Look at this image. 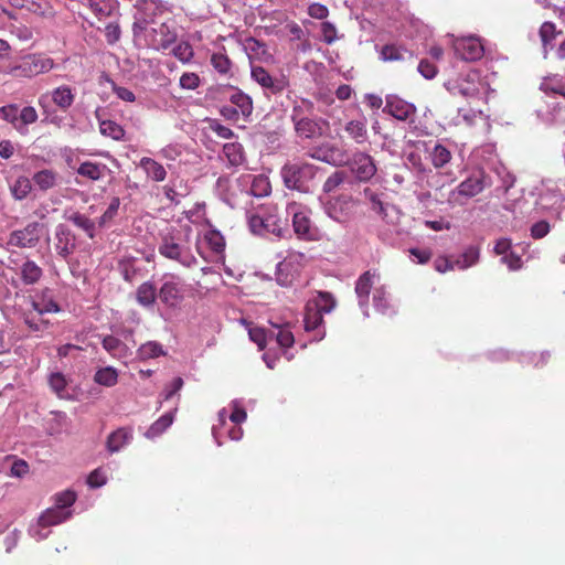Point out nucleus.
<instances>
[{
	"label": "nucleus",
	"mask_w": 565,
	"mask_h": 565,
	"mask_svg": "<svg viewBox=\"0 0 565 565\" xmlns=\"http://www.w3.org/2000/svg\"><path fill=\"white\" fill-rule=\"evenodd\" d=\"M276 341L282 348H290L294 344V335L287 328H278Z\"/></svg>",
	"instance_id": "0e129e2a"
},
{
	"label": "nucleus",
	"mask_w": 565,
	"mask_h": 565,
	"mask_svg": "<svg viewBox=\"0 0 565 565\" xmlns=\"http://www.w3.org/2000/svg\"><path fill=\"white\" fill-rule=\"evenodd\" d=\"M245 50L250 61L256 58L260 62H268L271 58L266 43L256 38H247L245 40Z\"/></svg>",
	"instance_id": "5701e85b"
},
{
	"label": "nucleus",
	"mask_w": 565,
	"mask_h": 565,
	"mask_svg": "<svg viewBox=\"0 0 565 565\" xmlns=\"http://www.w3.org/2000/svg\"><path fill=\"white\" fill-rule=\"evenodd\" d=\"M200 77L195 72H184L180 77L182 89H195L200 86Z\"/></svg>",
	"instance_id": "5fc2aeb1"
},
{
	"label": "nucleus",
	"mask_w": 565,
	"mask_h": 565,
	"mask_svg": "<svg viewBox=\"0 0 565 565\" xmlns=\"http://www.w3.org/2000/svg\"><path fill=\"white\" fill-rule=\"evenodd\" d=\"M312 109L313 104L309 99H302L300 104L292 106L290 119L296 137L301 140H317L324 134L323 126L327 125L326 120L306 116V113H311Z\"/></svg>",
	"instance_id": "f257e3e1"
},
{
	"label": "nucleus",
	"mask_w": 565,
	"mask_h": 565,
	"mask_svg": "<svg viewBox=\"0 0 565 565\" xmlns=\"http://www.w3.org/2000/svg\"><path fill=\"white\" fill-rule=\"evenodd\" d=\"M550 230V225L547 222L541 221L532 226V238L541 239L543 238Z\"/></svg>",
	"instance_id": "774afa93"
},
{
	"label": "nucleus",
	"mask_w": 565,
	"mask_h": 565,
	"mask_svg": "<svg viewBox=\"0 0 565 565\" xmlns=\"http://www.w3.org/2000/svg\"><path fill=\"white\" fill-rule=\"evenodd\" d=\"M72 515L71 510H60L55 507L47 509L38 519V524L42 526H52L66 521Z\"/></svg>",
	"instance_id": "cd10ccee"
},
{
	"label": "nucleus",
	"mask_w": 565,
	"mask_h": 565,
	"mask_svg": "<svg viewBox=\"0 0 565 565\" xmlns=\"http://www.w3.org/2000/svg\"><path fill=\"white\" fill-rule=\"evenodd\" d=\"M103 348L113 359H118L119 361H122V359H127L130 355V349L128 345L114 335H106L103 339Z\"/></svg>",
	"instance_id": "6ab92c4d"
},
{
	"label": "nucleus",
	"mask_w": 565,
	"mask_h": 565,
	"mask_svg": "<svg viewBox=\"0 0 565 565\" xmlns=\"http://www.w3.org/2000/svg\"><path fill=\"white\" fill-rule=\"evenodd\" d=\"M211 64L220 74H228L232 70L233 63L230 56L225 53H214L211 56Z\"/></svg>",
	"instance_id": "79ce46f5"
},
{
	"label": "nucleus",
	"mask_w": 565,
	"mask_h": 565,
	"mask_svg": "<svg viewBox=\"0 0 565 565\" xmlns=\"http://www.w3.org/2000/svg\"><path fill=\"white\" fill-rule=\"evenodd\" d=\"M74 96L70 87L55 88L53 92V102L61 108H67L73 104Z\"/></svg>",
	"instance_id": "37998d69"
},
{
	"label": "nucleus",
	"mask_w": 565,
	"mask_h": 565,
	"mask_svg": "<svg viewBox=\"0 0 565 565\" xmlns=\"http://www.w3.org/2000/svg\"><path fill=\"white\" fill-rule=\"evenodd\" d=\"M183 386V380L181 376L174 377L173 381L170 382L168 387L164 391V399L168 401L169 398L173 397L175 394L180 392V390Z\"/></svg>",
	"instance_id": "338daca9"
},
{
	"label": "nucleus",
	"mask_w": 565,
	"mask_h": 565,
	"mask_svg": "<svg viewBox=\"0 0 565 565\" xmlns=\"http://www.w3.org/2000/svg\"><path fill=\"white\" fill-rule=\"evenodd\" d=\"M308 157L337 167L348 163L345 151L329 142L310 149Z\"/></svg>",
	"instance_id": "9b49d317"
},
{
	"label": "nucleus",
	"mask_w": 565,
	"mask_h": 565,
	"mask_svg": "<svg viewBox=\"0 0 565 565\" xmlns=\"http://www.w3.org/2000/svg\"><path fill=\"white\" fill-rule=\"evenodd\" d=\"M49 384L52 391L61 396L62 392L66 388L67 382L64 374L53 373L49 377Z\"/></svg>",
	"instance_id": "6e6d98bb"
},
{
	"label": "nucleus",
	"mask_w": 565,
	"mask_h": 565,
	"mask_svg": "<svg viewBox=\"0 0 565 565\" xmlns=\"http://www.w3.org/2000/svg\"><path fill=\"white\" fill-rule=\"evenodd\" d=\"M347 178L348 173L342 170H338L333 173H330L322 185L323 193L330 194L337 191L339 188L343 185Z\"/></svg>",
	"instance_id": "4c0bfd02"
},
{
	"label": "nucleus",
	"mask_w": 565,
	"mask_h": 565,
	"mask_svg": "<svg viewBox=\"0 0 565 565\" xmlns=\"http://www.w3.org/2000/svg\"><path fill=\"white\" fill-rule=\"evenodd\" d=\"M478 259H480V248L471 245L455 260V264L458 269H467L475 265Z\"/></svg>",
	"instance_id": "f704fd0d"
},
{
	"label": "nucleus",
	"mask_w": 565,
	"mask_h": 565,
	"mask_svg": "<svg viewBox=\"0 0 565 565\" xmlns=\"http://www.w3.org/2000/svg\"><path fill=\"white\" fill-rule=\"evenodd\" d=\"M417 71L424 78L427 79H433L437 74L436 65L428 60H420L417 66Z\"/></svg>",
	"instance_id": "052dcab7"
},
{
	"label": "nucleus",
	"mask_w": 565,
	"mask_h": 565,
	"mask_svg": "<svg viewBox=\"0 0 565 565\" xmlns=\"http://www.w3.org/2000/svg\"><path fill=\"white\" fill-rule=\"evenodd\" d=\"M32 191V183L31 180L26 177L20 175L13 186H12V193L13 195L21 200L25 195H28Z\"/></svg>",
	"instance_id": "de8ad7c7"
},
{
	"label": "nucleus",
	"mask_w": 565,
	"mask_h": 565,
	"mask_svg": "<svg viewBox=\"0 0 565 565\" xmlns=\"http://www.w3.org/2000/svg\"><path fill=\"white\" fill-rule=\"evenodd\" d=\"M223 156L227 158L228 162L233 167H238L246 161V157L243 152V147L238 142L224 143L222 149Z\"/></svg>",
	"instance_id": "7c9ffc66"
},
{
	"label": "nucleus",
	"mask_w": 565,
	"mask_h": 565,
	"mask_svg": "<svg viewBox=\"0 0 565 565\" xmlns=\"http://www.w3.org/2000/svg\"><path fill=\"white\" fill-rule=\"evenodd\" d=\"M307 305L313 310H319L322 313H329L337 307V300L329 291H318L316 296L310 299Z\"/></svg>",
	"instance_id": "bb28decb"
},
{
	"label": "nucleus",
	"mask_w": 565,
	"mask_h": 565,
	"mask_svg": "<svg viewBox=\"0 0 565 565\" xmlns=\"http://www.w3.org/2000/svg\"><path fill=\"white\" fill-rule=\"evenodd\" d=\"M248 224L250 231L257 235L273 234L282 236L284 222L277 217L276 205L266 204L255 207L248 212Z\"/></svg>",
	"instance_id": "f03ea898"
},
{
	"label": "nucleus",
	"mask_w": 565,
	"mask_h": 565,
	"mask_svg": "<svg viewBox=\"0 0 565 565\" xmlns=\"http://www.w3.org/2000/svg\"><path fill=\"white\" fill-rule=\"evenodd\" d=\"M107 170V166L104 163L85 161L78 166L76 173L88 180L97 181L105 177Z\"/></svg>",
	"instance_id": "393cba45"
},
{
	"label": "nucleus",
	"mask_w": 565,
	"mask_h": 565,
	"mask_svg": "<svg viewBox=\"0 0 565 565\" xmlns=\"http://www.w3.org/2000/svg\"><path fill=\"white\" fill-rule=\"evenodd\" d=\"M157 297H159V291L157 287L151 281L142 282L137 292H135V298H137L138 303L143 308H150L156 303Z\"/></svg>",
	"instance_id": "412c9836"
},
{
	"label": "nucleus",
	"mask_w": 565,
	"mask_h": 565,
	"mask_svg": "<svg viewBox=\"0 0 565 565\" xmlns=\"http://www.w3.org/2000/svg\"><path fill=\"white\" fill-rule=\"evenodd\" d=\"M363 193H364L365 199L371 202L372 210L376 214H379L381 217H385L386 216V207H385L384 203L382 202L380 195L375 191L367 189V188L363 190Z\"/></svg>",
	"instance_id": "49530a36"
},
{
	"label": "nucleus",
	"mask_w": 565,
	"mask_h": 565,
	"mask_svg": "<svg viewBox=\"0 0 565 565\" xmlns=\"http://www.w3.org/2000/svg\"><path fill=\"white\" fill-rule=\"evenodd\" d=\"M380 60L383 62H413L414 53L403 45L391 43L381 47Z\"/></svg>",
	"instance_id": "2eb2a0df"
},
{
	"label": "nucleus",
	"mask_w": 565,
	"mask_h": 565,
	"mask_svg": "<svg viewBox=\"0 0 565 565\" xmlns=\"http://www.w3.org/2000/svg\"><path fill=\"white\" fill-rule=\"evenodd\" d=\"M75 500L76 493L72 490H66L55 494L54 507L60 510L70 511L68 509L74 504Z\"/></svg>",
	"instance_id": "a18cd8bd"
},
{
	"label": "nucleus",
	"mask_w": 565,
	"mask_h": 565,
	"mask_svg": "<svg viewBox=\"0 0 565 565\" xmlns=\"http://www.w3.org/2000/svg\"><path fill=\"white\" fill-rule=\"evenodd\" d=\"M323 315L319 309H313L306 305L305 329L307 331H316L323 324Z\"/></svg>",
	"instance_id": "ea45409f"
},
{
	"label": "nucleus",
	"mask_w": 565,
	"mask_h": 565,
	"mask_svg": "<svg viewBox=\"0 0 565 565\" xmlns=\"http://www.w3.org/2000/svg\"><path fill=\"white\" fill-rule=\"evenodd\" d=\"M132 439V429L130 427H119L111 431L107 437L106 447L111 454L120 451Z\"/></svg>",
	"instance_id": "f3484780"
},
{
	"label": "nucleus",
	"mask_w": 565,
	"mask_h": 565,
	"mask_svg": "<svg viewBox=\"0 0 565 565\" xmlns=\"http://www.w3.org/2000/svg\"><path fill=\"white\" fill-rule=\"evenodd\" d=\"M481 79L477 71H465L457 76L449 78L445 87L454 96L459 95L467 98L477 96L480 93Z\"/></svg>",
	"instance_id": "423d86ee"
},
{
	"label": "nucleus",
	"mask_w": 565,
	"mask_h": 565,
	"mask_svg": "<svg viewBox=\"0 0 565 565\" xmlns=\"http://www.w3.org/2000/svg\"><path fill=\"white\" fill-rule=\"evenodd\" d=\"M250 77L271 95L281 94L289 86V81L286 75L274 76L267 68L255 65L253 62H250Z\"/></svg>",
	"instance_id": "1a4fd4ad"
},
{
	"label": "nucleus",
	"mask_w": 565,
	"mask_h": 565,
	"mask_svg": "<svg viewBox=\"0 0 565 565\" xmlns=\"http://www.w3.org/2000/svg\"><path fill=\"white\" fill-rule=\"evenodd\" d=\"M9 243L18 247H32L35 243V223H30L22 230L14 231Z\"/></svg>",
	"instance_id": "aec40b11"
},
{
	"label": "nucleus",
	"mask_w": 565,
	"mask_h": 565,
	"mask_svg": "<svg viewBox=\"0 0 565 565\" xmlns=\"http://www.w3.org/2000/svg\"><path fill=\"white\" fill-rule=\"evenodd\" d=\"M2 469H9V476L12 478H22L30 472V465L24 459L15 456H7L2 460Z\"/></svg>",
	"instance_id": "c85d7f7f"
},
{
	"label": "nucleus",
	"mask_w": 565,
	"mask_h": 565,
	"mask_svg": "<svg viewBox=\"0 0 565 565\" xmlns=\"http://www.w3.org/2000/svg\"><path fill=\"white\" fill-rule=\"evenodd\" d=\"M231 103L234 107H236L239 113H241V116L243 118H247L252 115L253 113V100L250 98L249 95L241 92V90H236L232 96H231Z\"/></svg>",
	"instance_id": "2f4dec72"
},
{
	"label": "nucleus",
	"mask_w": 565,
	"mask_h": 565,
	"mask_svg": "<svg viewBox=\"0 0 565 565\" xmlns=\"http://www.w3.org/2000/svg\"><path fill=\"white\" fill-rule=\"evenodd\" d=\"M174 422V413L168 412L163 414L156 423L148 427L145 436L148 439H154L166 431Z\"/></svg>",
	"instance_id": "c756f323"
},
{
	"label": "nucleus",
	"mask_w": 565,
	"mask_h": 565,
	"mask_svg": "<svg viewBox=\"0 0 565 565\" xmlns=\"http://www.w3.org/2000/svg\"><path fill=\"white\" fill-rule=\"evenodd\" d=\"M117 371L113 366H106L96 371L94 381L103 386L113 387L117 383Z\"/></svg>",
	"instance_id": "58836bf2"
},
{
	"label": "nucleus",
	"mask_w": 565,
	"mask_h": 565,
	"mask_svg": "<svg viewBox=\"0 0 565 565\" xmlns=\"http://www.w3.org/2000/svg\"><path fill=\"white\" fill-rule=\"evenodd\" d=\"M349 167L360 182L369 181L377 171L373 157L364 152H356L351 158Z\"/></svg>",
	"instance_id": "ddd939ff"
},
{
	"label": "nucleus",
	"mask_w": 565,
	"mask_h": 565,
	"mask_svg": "<svg viewBox=\"0 0 565 565\" xmlns=\"http://www.w3.org/2000/svg\"><path fill=\"white\" fill-rule=\"evenodd\" d=\"M383 113L390 114L399 121L409 119L416 113V107L396 95L386 96Z\"/></svg>",
	"instance_id": "4468645a"
},
{
	"label": "nucleus",
	"mask_w": 565,
	"mask_h": 565,
	"mask_svg": "<svg viewBox=\"0 0 565 565\" xmlns=\"http://www.w3.org/2000/svg\"><path fill=\"white\" fill-rule=\"evenodd\" d=\"M19 309L22 311V319L25 326L33 329L35 327V316L33 315L35 308V300L32 296L25 298L24 296L21 298V303L17 305Z\"/></svg>",
	"instance_id": "72a5a7b5"
},
{
	"label": "nucleus",
	"mask_w": 565,
	"mask_h": 565,
	"mask_svg": "<svg viewBox=\"0 0 565 565\" xmlns=\"http://www.w3.org/2000/svg\"><path fill=\"white\" fill-rule=\"evenodd\" d=\"M434 168L441 169L451 160V152L441 143H436L430 153Z\"/></svg>",
	"instance_id": "e433bc0d"
},
{
	"label": "nucleus",
	"mask_w": 565,
	"mask_h": 565,
	"mask_svg": "<svg viewBox=\"0 0 565 565\" xmlns=\"http://www.w3.org/2000/svg\"><path fill=\"white\" fill-rule=\"evenodd\" d=\"M557 35L556 25L554 22L545 21L540 28V36L544 43L554 40Z\"/></svg>",
	"instance_id": "13d9d810"
},
{
	"label": "nucleus",
	"mask_w": 565,
	"mask_h": 565,
	"mask_svg": "<svg viewBox=\"0 0 565 565\" xmlns=\"http://www.w3.org/2000/svg\"><path fill=\"white\" fill-rule=\"evenodd\" d=\"M107 482V477L102 469L93 470L87 477V483L90 488H100Z\"/></svg>",
	"instance_id": "e2e57ef3"
},
{
	"label": "nucleus",
	"mask_w": 565,
	"mask_h": 565,
	"mask_svg": "<svg viewBox=\"0 0 565 565\" xmlns=\"http://www.w3.org/2000/svg\"><path fill=\"white\" fill-rule=\"evenodd\" d=\"M486 172L480 170L472 172L466 180L459 183L455 190L449 192L448 203L450 206H463L467 202L484 191L487 183Z\"/></svg>",
	"instance_id": "20e7f679"
},
{
	"label": "nucleus",
	"mask_w": 565,
	"mask_h": 565,
	"mask_svg": "<svg viewBox=\"0 0 565 565\" xmlns=\"http://www.w3.org/2000/svg\"><path fill=\"white\" fill-rule=\"evenodd\" d=\"M161 302L168 308H178L183 300L180 285L173 280L164 281L159 290Z\"/></svg>",
	"instance_id": "dca6fc26"
},
{
	"label": "nucleus",
	"mask_w": 565,
	"mask_h": 565,
	"mask_svg": "<svg viewBox=\"0 0 565 565\" xmlns=\"http://www.w3.org/2000/svg\"><path fill=\"white\" fill-rule=\"evenodd\" d=\"M60 307L53 298L51 290H44L41 295V301L38 302V315L42 316L46 312H57Z\"/></svg>",
	"instance_id": "a19ab883"
},
{
	"label": "nucleus",
	"mask_w": 565,
	"mask_h": 565,
	"mask_svg": "<svg viewBox=\"0 0 565 565\" xmlns=\"http://www.w3.org/2000/svg\"><path fill=\"white\" fill-rule=\"evenodd\" d=\"M99 132L111 140H124L125 138L124 127L113 120L99 121Z\"/></svg>",
	"instance_id": "473e14b6"
},
{
	"label": "nucleus",
	"mask_w": 565,
	"mask_h": 565,
	"mask_svg": "<svg viewBox=\"0 0 565 565\" xmlns=\"http://www.w3.org/2000/svg\"><path fill=\"white\" fill-rule=\"evenodd\" d=\"M205 242L211 249L217 254L222 253L225 246L222 235L217 231H210L205 234Z\"/></svg>",
	"instance_id": "864d4df0"
},
{
	"label": "nucleus",
	"mask_w": 565,
	"mask_h": 565,
	"mask_svg": "<svg viewBox=\"0 0 565 565\" xmlns=\"http://www.w3.org/2000/svg\"><path fill=\"white\" fill-rule=\"evenodd\" d=\"M306 263V255L300 252H289L287 257L277 264L276 281L282 287H289L297 279Z\"/></svg>",
	"instance_id": "6e6552de"
},
{
	"label": "nucleus",
	"mask_w": 565,
	"mask_h": 565,
	"mask_svg": "<svg viewBox=\"0 0 565 565\" xmlns=\"http://www.w3.org/2000/svg\"><path fill=\"white\" fill-rule=\"evenodd\" d=\"M120 206V199L114 196L108 205V209L104 212L102 217H99V224L104 225L109 223L117 214V210Z\"/></svg>",
	"instance_id": "4d7b16f0"
},
{
	"label": "nucleus",
	"mask_w": 565,
	"mask_h": 565,
	"mask_svg": "<svg viewBox=\"0 0 565 565\" xmlns=\"http://www.w3.org/2000/svg\"><path fill=\"white\" fill-rule=\"evenodd\" d=\"M375 273L365 271L360 275L355 284V292L359 298V305L361 308L366 307L369 302V295L372 291Z\"/></svg>",
	"instance_id": "a211bd4d"
},
{
	"label": "nucleus",
	"mask_w": 565,
	"mask_h": 565,
	"mask_svg": "<svg viewBox=\"0 0 565 565\" xmlns=\"http://www.w3.org/2000/svg\"><path fill=\"white\" fill-rule=\"evenodd\" d=\"M243 179H245L246 182H250V193L254 196H266L271 191L269 179L265 174H247L243 177Z\"/></svg>",
	"instance_id": "a878e982"
},
{
	"label": "nucleus",
	"mask_w": 565,
	"mask_h": 565,
	"mask_svg": "<svg viewBox=\"0 0 565 565\" xmlns=\"http://www.w3.org/2000/svg\"><path fill=\"white\" fill-rule=\"evenodd\" d=\"M137 355L140 361H147V359H157L164 355V351L161 343L147 342L141 344L137 351Z\"/></svg>",
	"instance_id": "c9c22d12"
},
{
	"label": "nucleus",
	"mask_w": 565,
	"mask_h": 565,
	"mask_svg": "<svg viewBox=\"0 0 565 565\" xmlns=\"http://www.w3.org/2000/svg\"><path fill=\"white\" fill-rule=\"evenodd\" d=\"M31 122H35V109L32 106L24 107L19 115L18 129H22Z\"/></svg>",
	"instance_id": "69168bd1"
},
{
	"label": "nucleus",
	"mask_w": 565,
	"mask_h": 565,
	"mask_svg": "<svg viewBox=\"0 0 565 565\" xmlns=\"http://www.w3.org/2000/svg\"><path fill=\"white\" fill-rule=\"evenodd\" d=\"M360 202L349 193L329 195L323 202L328 217L340 224L349 223L355 215Z\"/></svg>",
	"instance_id": "7ed1b4c3"
},
{
	"label": "nucleus",
	"mask_w": 565,
	"mask_h": 565,
	"mask_svg": "<svg viewBox=\"0 0 565 565\" xmlns=\"http://www.w3.org/2000/svg\"><path fill=\"white\" fill-rule=\"evenodd\" d=\"M457 57L463 61H477L484 54L483 44L478 38H458L454 41Z\"/></svg>",
	"instance_id": "f8f14e48"
},
{
	"label": "nucleus",
	"mask_w": 565,
	"mask_h": 565,
	"mask_svg": "<svg viewBox=\"0 0 565 565\" xmlns=\"http://www.w3.org/2000/svg\"><path fill=\"white\" fill-rule=\"evenodd\" d=\"M105 38L108 44H115L121 38L120 25L116 22L108 23L105 28Z\"/></svg>",
	"instance_id": "bf43d9fd"
},
{
	"label": "nucleus",
	"mask_w": 565,
	"mask_h": 565,
	"mask_svg": "<svg viewBox=\"0 0 565 565\" xmlns=\"http://www.w3.org/2000/svg\"><path fill=\"white\" fill-rule=\"evenodd\" d=\"M249 339L256 343L259 350H264L267 345L268 334L264 328L252 327L248 331Z\"/></svg>",
	"instance_id": "603ef678"
},
{
	"label": "nucleus",
	"mask_w": 565,
	"mask_h": 565,
	"mask_svg": "<svg viewBox=\"0 0 565 565\" xmlns=\"http://www.w3.org/2000/svg\"><path fill=\"white\" fill-rule=\"evenodd\" d=\"M172 54L181 63L186 64L193 58L194 51L188 42L181 41L174 46Z\"/></svg>",
	"instance_id": "c03bdc74"
},
{
	"label": "nucleus",
	"mask_w": 565,
	"mask_h": 565,
	"mask_svg": "<svg viewBox=\"0 0 565 565\" xmlns=\"http://www.w3.org/2000/svg\"><path fill=\"white\" fill-rule=\"evenodd\" d=\"M321 34L323 42L328 45L340 39L337 26L327 20L321 23Z\"/></svg>",
	"instance_id": "8fccbe9b"
},
{
	"label": "nucleus",
	"mask_w": 565,
	"mask_h": 565,
	"mask_svg": "<svg viewBox=\"0 0 565 565\" xmlns=\"http://www.w3.org/2000/svg\"><path fill=\"white\" fill-rule=\"evenodd\" d=\"M308 14L310 18L316 20H326L329 14V10L327 6L320 4V2H313L308 7Z\"/></svg>",
	"instance_id": "680f3d73"
},
{
	"label": "nucleus",
	"mask_w": 565,
	"mask_h": 565,
	"mask_svg": "<svg viewBox=\"0 0 565 565\" xmlns=\"http://www.w3.org/2000/svg\"><path fill=\"white\" fill-rule=\"evenodd\" d=\"M158 250L166 259L178 262L185 268H191L198 263L191 248L182 244L180 237L172 234H166L161 237Z\"/></svg>",
	"instance_id": "39448f33"
},
{
	"label": "nucleus",
	"mask_w": 565,
	"mask_h": 565,
	"mask_svg": "<svg viewBox=\"0 0 565 565\" xmlns=\"http://www.w3.org/2000/svg\"><path fill=\"white\" fill-rule=\"evenodd\" d=\"M71 222L77 227L83 228L90 238L94 236V223L84 214L75 213L71 216Z\"/></svg>",
	"instance_id": "3c124183"
},
{
	"label": "nucleus",
	"mask_w": 565,
	"mask_h": 565,
	"mask_svg": "<svg viewBox=\"0 0 565 565\" xmlns=\"http://www.w3.org/2000/svg\"><path fill=\"white\" fill-rule=\"evenodd\" d=\"M299 205L291 203L288 205V212L292 214V227L298 238L312 241L315 238V227L310 220L309 213L298 210Z\"/></svg>",
	"instance_id": "9d476101"
},
{
	"label": "nucleus",
	"mask_w": 565,
	"mask_h": 565,
	"mask_svg": "<svg viewBox=\"0 0 565 565\" xmlns=\"http://www.w3.org/2000/svg\"><path fill=\"white\" fill-rule=\"evenodd\" d=\"M139 166L152 181L162 182L166 179V169L157 160L150 157H142Z\"/></svg>",
	"instance_id": "b1692460"
},
{
	"label": "nucleus",
	"mask_w": 565,
	"mask_h": 565,
	"mask_svg": "<svg viewBox=\"0 0 565 565\" xmlns=\"http://www.w3.org/2000/svg\"><path fill=\"white\" fill-rule=\"evenodd\" d=\"M56 184V173L51 170L38 172V188L46 191Z\"/></svg>",
	"instance_id": "09e8293b"
},
{
	"label": "nucleus",
	"mask_w": 565,
	"mask_h": 565,
	"mask_svg": "<svg viewBox=\"0 0 565 565\" xmlns=\"http://www.w3.org/2000/svg\"><path fill=\"white\" fill-rule=\"evenodd\" d=\"M281 174L288 189L300 191L317 174V168L308 162H292L284 166Z\"/></svg>",
	"instance_id": "0eeeda50"
},
{
	"label": "nucleus",
	"mask_w": 565,
	"mask_h": 565,
	"mask_svg": "<svg viewBox=\"0 0 565 565\" xmlns=\"http://www.w3.org/2000/svg\"><path fill=\"white\" fill-rule=\"evenodd\" d=\"M344 131L356 143H364L367 140L366 119L362 117L345 122Z\"/></svg>",
	"instance_id": "4be33fe9"
}]
</instances>
